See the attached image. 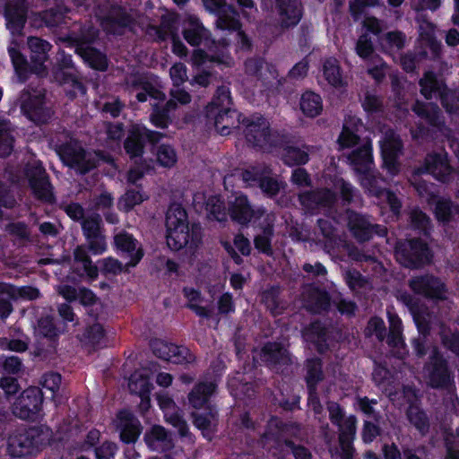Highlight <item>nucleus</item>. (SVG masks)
<instances>
[{"mask_svg":"<svg viewBox=\"0 0 459 459\" xmlns=\"http://www.w3.org/2000/svg\"><path fill=\"white\" fill-rule=\"evenodd\" d=\"M207 31L199 22L198 19L190 16L187 18L184 28L185 39L193 46L201 44L204 40L208 47V53L201 49H196L192 56V65L196 70L207 65L209 63H214L219 65L230 66L233 65V59L225 51L224 42H209L207 39Z\"/></svg>","mask_w":459,"mask_h":459,"instance_id":"nucleus-1","label":"nucleus"},{"mask_svg":"<svg viewBox=\"0 0 459 459\" xmlns=\"http://www.w3.org/2000/svg\"><path fill=\"white\" fill-rule=\"evenodd\" d=\"M166 238L169 248L180 250L197 241V233L190 227L187 213L178 204L169 206L166 216Z\"/></svg>","mask_w":459,"mask_h":459,"instance_id":"nucleus-2","label":"nucleus"},{"mask_svg":"<svg viewBox=\"0 0 459 459\" xmlns=\"http://www.w3.org/2000/svg\"><path fill=\"white\" fill-rule=\"evenodd\" d=\"M349 159L351 160V164L354 166V169L357 171L364 174V176L360 178V182L363 187L366 188L369 193L379 196L381 200L385 201L389 204L394 214H396L400 209L399 200L389 191L379 190L377 188V185L380 179L369 174V169L372 163L370 145L365 143L359 146L356 151L352 152Z\"/></svg>","mask_w":459,"mask_h":459,"instance_id":"nucleus-3","label":"nucleus"},{"mask_svg":"<svg viewBox=\"0 0 459 459\" xmlns=\"http://www.w3.org/2000/svg\"><path fill=\"white\" fill-rule=\"evenodd\" d=\"M206 115L213 121L215 129L221 135L230 133L238 121V115L230 108V98L227 90L223 89L220 94L206 108Z\"/></svg>","mask_w":459,"mask_h":459,"instance_id":"nucleus-4","label":"nucleus"},{"mask_svg":"<svg viewBox=\"0 0 459 459\" xmlns=\"http://www.w3.org/2000/svg\"><path fill=\"white\" fill-rule=\"evenodd\" d=\"M204 7L211 13L218 14L216 22L217 28L221 31H228L229 34L234 36L235 39L242 48H247L248 39L240 30V24L235 19V12L229 6L225 5L224 0H203Z\"/></svg>","mask_w":459,"mask_h":459,"instance_id":"nucleus-5","label":"nucleus"},{"mask_svg":"<svg viewBox=\"0 0 459 459\" xmlns=\"http://www.w3.org/2000/svg\"><path fill=\"white\" fill-rule=\"evenodd\" d=\"M56 148L64 163L81 173L87 172L96 166L97 154L86 153L76 141L56 145Z\"/></svg>","mask_w":459,"mask_h":459,"instance_id":"nucleus-6","label":"nucleus"},{"mask_svg":"<svg viewBox=\"0 0 459 459\" xmlns=\"http://www.w3.org/2000/svg\"><path fill=\"white\" fill-rule=\"evenodd\" d=\"M328 410L331 420L339 426V442L342 458L350 459L352 452V441L356 433V419L353 416L342 419V411L336 403H330Z\"/></svg>","mask_w":459,"mask_h":459,"instance_id":"nucleus-7","label":"nucleus"},{"mask_svg":"<svg viewBox=\"0 0 459 459\" xmlns=\"http://www.w3.org/2000/svg\"><path fill=\"white\" fill-rule=\"evenodd\" d=\"M43 394L38 387H30L25 390L14 405L13 412L16 416L25 420H35L41 411Z\"/></svg>","mask_w":459,"mask_h":459,"instance_id":"nucleus-8","label":"nucleus"},{"mask_svg":"<svg viewBox=\"0 0 459 459\" xmlns=\"http://www.w3.org/2000/svg\"><path fill=\"white\" fill-rule=\"evenodd\" d=\"M247 140L262 149L269 148L274 136L269 130V123L263 117H256L247 122L244 129Z\"/></svg>","mask_w":459,"mask_h":459,"instance_id":"nucleus-9","label":"nucleus"},{"mask_svg":"<svg viewBox=\"0 0 459 459\" xmlns=\"http://www.w3.org/2000/svg\"><path fill=\"white\" fill-rule=\"evenodd\" d=\"M242 179L247 186L258 185L262 191L268 195H276L281 188V183L269 176L267 169L253 168L247 169L242 173Z\"/></svg>","mask_w":459,"mask_h":459,"instance_id":"nucleus-10","label":"nucleus"},{"mask_svg":"<svg viewBox=\"0 0 459 459\" xmlns=\"http://www.w3.org/2000/svg\"><path fill=\"white\" fill-rule=\"evenodd\" d=\"M44 95L41 91H35L33 94L24 92L21 96L22 109L30 119L38 123H43L49 117V111L43 108Z\"/></svg>","mask_w":459,"mask_h":459,"instance_id":"nucleus-11","label":"nucleus"},{"mask_svg":"<svg viewBox=\"0 0 459 459\" xmlns=\"http://www.w3.org/2000/svg\"><path fill=\"white\" fill-rule=\"evenodd\" d=\"M401 146L400 140L392 131L387 132L380 141L384 166L393 175L398 171L396 159L401 152Z\"/></svg>","mask_w":459,"mask_h":459,"instance_id":"nucleus-12","label":"nucleus"},{"mask_svg":"<svg viewBox=\"0 0 459 459\" xmlns=\"http://www.w3.org/2000/svg\"><path fill=\"white\" fill-rule=\"evenodd\" d=\"M26 175L35 195L47 201L51 200V187L41 164L35 161L31 167L27 169Z\"/></svg>","mask_w":459,"mask_h":459,"instance_id":"nucleus-13","label":"nucleus"},{"mask_svg":"<svg viewBox=\"0 0 459 459\" xmlns=\"http://www.w3.org/2000/svg\"><path fill=\"white\" fill-rule=\"evenodd\" d=\"M431 359V365L426 366L423 370L425 380L432 387L446 385L450 382V376L435 350L432 351Z\"/></svg>","mask_w":459,"mask_h":459,"instance_id":"nucleus-14","label":"nucleus"},{"mask_svg":"<svg viewBox=\"0 0 459 459\" xmlns=\"http://www.w3.org/2000/svg\"><path fill=\"white\" fill-rule=\"evenodd\" d=\"M129 390L138 394L142 401L140 408L143 411L150 408V394L152 385L149 380V376L145 369L135 371L130 377L128 383Z\"/></svg>","mask_w":459,"mask_h":459,"instance_id":"nucleus-15","label":"nucleus"},{"mask_svg":"<svg viewBox=\"0 0 459 459\" xmlns=\"http://www.w3.org/2000/svg\"><path fill=\"white\" fill-rule=\"evenodd\" d=\"M411 288L419 294L425 297L443 299L446 298L444 285L436 278L431 276L419 277L411 281Z\"/></svg>","mask_w":459,"mask_h":459,"instance_id":"nucleus-16","label":"nucleus"},{"mask_svg":"<svg viewBox=\"0 0 459 459\" xmlns=\"http://www.w3.org/2000/svg\"><path fill=\"white\" fill-rule=\"evenodd\" d=\"M100 219L99 216L85 219L82 221V230L86 236L91 250L93 254H101L106 250L107 245L100 232Z\"/></svg>","mask_w":459,"mask_h":459,"instance_id":"nucleus-17","label":"nucleus"},{"mask_svg":"<svg viewBox=\"0 0 459 459\" xmlns=\"http://www.w3.org/2000/svg\"><path fill=\"white\" fill-rule=\"evenodd\" d=\"M421 93L426 99H431L433 95H438L444 106L448 111H452L449 107L448 100L454 98V92L447 91L445 87L437 82L435 76L431 73H426L420 80Z\"/></svg>","mask_w":459,"mask_h":459,"instance_id":"nucleus-18","label":"nucleus"},{"mask_svg":"<svg viewBox=\"0 0 459 459\" xmlns=\"http://www.w3.org/2000/svg\"><path fill=\"white\" fill-rule=\"evenodd\" d=\"M28 46L31 52L32 70L38 75H44L45 66L43 64L48 58V52L50 50L49 43L41 39L31 37L28 39Z\"/></svg>","mask_w":459,"mask_h":459,"instance_id":"nucleus-19","label":"nucleus"},{"mask_svg":"<svg viewBox=\"0 0 459 459\" xmlns=\"http://www.w3.org/2000/svg\"><path fill=\"white\" fill-rule=\"evenodd\" d=\"M410 247L409 257L406 258L403 251L397 250V259L403 264L405 266H418L429 261L430 254L427 246L421 241H409Z\"/></svg>","mask_w":459,"mask_h":459,"instance_id":"nucleus-20","label":"nucleus"},{"mask_svg":"<svg viewBox=\"0 0 459 459\" xmlns=\"http://www.w3.org/2000/svg\"><path fill=\"white\" fill-rule=\"evenodd\" d=\"M156 134L141 125H134L126 141L125 148L130 155L138 156L143 152V139L154 141Z\"/></svg>","mask_w":459,"mask_h":459,"instance_id":"nucleus-21","label":"nucleus"},{"mask_svg":"<svg viewBox=\"0 0 459 459\" xmlns=\"http://www.w3.org/2000/svg\"><path fill=\"white\" fill-rule=\"evenodd\" d=\"M37 444L32 433H22L9 439L8 450L14 457L28 456L34 453Z\"/></svg>","mask_w":459,"mask_h":459,"instance_id":"nucleus-22","label":"nucleus"},{"mask_svg":"<svg viewBox=\"0 0 459 459\" xmlns=\"http://www.w3.org/2000/svg\"><path fill=\"white\" fill-rule=\"evenodd\" d=\"M157 400L160 408L164 412L166 420L177 428L181 436H186L187 432L186 423L178 414L173 400L167 394H162L157 395Z\"/></svg>","mask_w":459,"mask_h":459,"instance_id":"nucleus-23","label":"nucleus"},{"mask_svg":"<svg viewBox=\"0 0 459 459\" xmlns=\"http://www.w3.org/2000/svg\"><path fill=\"white\" fill-rule=\"evenodd\" d=\"M154 353L162 359L172 361L174 363H182L188 361L186 358L187 350L168 343L162 341H157L152 344Z\"/></svg>","mask_w":459,"mask_h":459,"instance_id":"nucleus-24","label":"nucleus"},{"mask_svg":"<svg viewBox=\"0 0 459 459\" xmlns=\"http://www.w3.org/2000/svg\"><path fill=\"white\" fill-rule=\"evenodd\" d=\"M120 437L124 442H134L141 433L140 422L128 411H121L117 416Z\"/></svg>","mask_w":459,"mask_h":459,"instance_id":"nucleus-25","label":"nucleus"},{"mask_svg":"<svg viewBox=\"0 0 459 459\" xmlns=\"http://www.w3.org/2000/svg\"><path fill=\"white\" fill-rule=\"evenodd\" d=\"M115 245L119 251L127 254L130 259L128 264L131 266L136 265L143 257V251L137 247V241L127 233L116 235Z\"/></svg>","mask_w":459,"mask_h":459,"instance_id":"nucleus-26","label":"nucleus"},{"mask_svg":"<svg viewBox=\"0 0 459 459\" xmlns=\"http://www.w3.org/2000/svg\"><path fill=\"white\" fill-rule=\"evenodd\" d=\"M362 127L360 120L357 117H349L345 120L342 131L338 138L341 149L354 147L359 143V132Z\"/></svg>","mask_w":459,"mask_h":459,"instance_id":"nucleus-27","label":"nucleus"},{"mask_svg":"<svg viewBox=\"0 0 459 459\" xmlns=\"http://www.w3.org/2000/svg\"><path fill=\"white\" fill-rule=\"evenodd\" d=\"M230 212L232 220L240 224L250 221L253 218H255L256 215L261 213L260 211L255 212L252 210L247 197L244 195H238L235 198L234 202L230 204Z\"/></svg>","mask_w":459,"mask_h":459,"instance_id":"nucleus-28","label":"nucleus"},{"mask_svg":"<svg viewBox=\"0 0 459 459\" xmlns=\"http://www.w3.org/2000/svg\"><path fill=\"white\" fill-rule=\"evenodd\" d=\"M5 17L8 28L13 30H20L25 22L24 0H9L6 5Z\"/></svg>","mask_w":459,"mask_h":459,"instance_id":"nucleus-29","label":"nucleus"},{"mask_svg":"<svg viewBox=\"0 0 459 459\" xmlns=\"http://www.w3.org/2000/svg\"><path fill=\"white\" fill-rule=\"evenodd\" d=\"M279 14L282 25L286 27L296 25L301 17L299 0H281L279 5Z\"/></svg>","mask_w":459,"mask_h":459,"instance_id":"nucleus-30","label":"nucleus"},{"mask_svg":"<svg viewBox=\"0 0 459 459\" xmlns=\"http://www.w3.org/2000/svg\"><path fill=\"white\" fill-rule=\"evenodd\" d=\"M426 171L440 180H445L450 174L446 155H429L426 160Z\"/></svg>","mask_w":459,"mask_h":459,"instance_id":"nucleus-31","label":"nucleus"},{"mask_svg":"<svg viewBox=\"0 0 459 459\" xmlns=\"http://www.w3.org/2000/svg\"><path fill=\"white\" fill-rule=\"evenodd\" d=\"M323 76L325 81L333 88L342 89L347 85V82L342 77L336 59L331 58L325 62L323 67Z\"/></svg>","mask_w":459,"mask_h":459,"instance_id":"nucleus-32","label":"nucleus"},{"mask_svg":"<svg viewBox=\"0 0 459 459\" xmlns=\"http://www.w3.org/2000/svg\"><path fill=\"white\" fill-rule=\"evenodd\" d=\"M215 387L213 383H200L189 394V403L195 409L204 407L208 403L209 397L215 392Z\"/></svg>","mask_w":459,"mask_h":459,"instance_id":"nucleus-33","label":"nucleus"},{"mask_svg":"<svg viewBox=\"0 0 459 459\" xmlns=\"http://www.w3.org/2000/svg\"><path fill=\"white\" fill-rule=\"evenodd\" d=\"M0 294H7L12 299L32 300L39 297V291L33 287H15L7 283H0Z\"/></svg>","mask_w":459,"mask_h":459,"instance_id":"nucleus-34","label":"nucleus"},{"mask_svg":"<svg viewBox=\"0 0 459 459\" xmlns=\"http://www.w3.org/2000/svg\"><path fill=\"white\" fill-rule=\"evenodd\" d=\"M389 328L390 333L388 337V343L390 346L397 349V355L403 356L404 354L403 341L401 334V320L395 315L388 311Z\"/></svg>","mask_w":459,"mask_h":459,"instance_id":"nucleus-35","label":"nucleus"},{"mask_svg":"<svg viewBox=\"0 0 459 459\" xmlns=\"http://www.w3.org/2000/svg\"><path fill=\"white\" fill-rule=\"evenodd\" d=\"M146 443L152 450H165L171 446L170 439L164 428L154 426L145 437Z\"/></svg>","mask_w":459,"mask_h":459,"instance_id":"nucleus-36","label":"nucleus"},{"mask_svg":"<svg viewBox=\"0 0 459 459\" xmlns=\"http://www.w3.org/2000/svg\"><path fill=\"white\" fill-rule=\"evenodd\" d=\"M300 108L306 116L316 117L323 108L320 96L312 91L305 92L300 99Z\"/></svg>","mask_w":459,"mask_h":459,"instance_id":"nucleus-37","label":"nucleus"},{"mask_svg":"<svg viewBox=\"0 0 459 459\" xmlns=\"http://www.w3.org/2000/svg\"><path fill=\"white\" fill-rule=\"evenodd\" d=\"M349 226L353 234L360 240L368 238L373 230V225L365 217L359 214L350 216Z\"/></svg>","mask_w":459,"mask_h":459,"instance_id":"nucleus-38","label":"nucleus"},{"mask_svg":"<svg viewBox=\"0 0 459 459\" xmlns=\"http://www.w3.org/2000/svg\"><path fill=\"white\" fill-rule=\"evenodd\" d=\"M194 417L195 426L202 430L205 437L210 439L216 426V412L209 408V412L205 415L195 414Z\"/></svg>","mask_w":459,"mask_h":459,"instance_id":"nucleus-39","label":"nucleus"},{"mask_svg":"<svg viewBox=\"0 0 459 459\" xmlns=\"http://www.w3.org/2000/svg\"><path fill=\"white\" fill-rule=\"evenodd\" d=\"M79 53L84 61L92 68L97 70L106 69L108 65L107 58L100 52L91 48H81Z\"/></svg>","mask_w":459,"mask_h":459,"instance_id":"nucleus-40","label":"nucleus"},{"mask_svg":"<svg viewBox=\"0 0 459 459\" xmlns=\"http://www.w3.org/2000/svg\"><path fill=\"white\" fill-rule=\"evenodd\" d=\"M262 356L265 361L278 363L287 359L288 352L285 348L278 343H269L263 348Z\"/></svg>","mask_w":459,"mask_h":459,"instance_id":"nucleus-41","label":"nucleus"},{"mask_svg":"<svg viewBox=\"0 0 459 459\" xmlns=\"http://www.w3.org/2000/svg\"><path fill=\"white\" fill-rule=\"evenodd\" d=\"M134 89L135 91H138L136 93V98L140 102L147 100V95H149L152 99H154L156 100H163L165 97V94L159 88L152 85L150 82H140L138 83L134 84Z\"/></svg>","mask_w":459,"mask_h":459,"instance_id":"nucleus-42","label":"nucleus"},{"mask_svg":"<svg viewBox=\"0 0 459 459\" xmlns=\"http://www.w3.org/2000/svg\"><path fill=\"white\" fill-rule=\"evenodd\" d=\"M246 70L249 74L259 73V75L263 80L269 81L270 83L273 84L272 81H277V72L271 69L266 64H259L255 60H249L246 63Z\"/></svg>","mask_w":459,"mask_h":459,"instance_id":"nucleus-43","label":"nucleus"},{"mask_svg":"<svg viewBox=\"0 0 459 459\" xmlns=\"http://www.w3.org/2000/svg\"><path fill=\"white\" fill-rule=\"evenodd\" d=\"M329 303V298L325 292L320 291L316 289H309L308 299L306 301L305 306L313 312H319L325 309Z\"/></svg>","mask_w":459,"mask_h":459,"instance_id":"nucleus-44","label":"nucleus"},{"mask_svg":"<svg viewBox=\"0 0 459 459\" xmlns=\"http://www.w3.org/2000/svg\"><path fill=\"white\" fill-rule=\"evenodd\" d=\"M156 160L160 166L171 168L177 163L178 155L173 147L161 144L156 151Z\"/></svg>","mask_w":459,"mask_h":459,"instance_id":"nucleus-45","label":"nucleus"},{"mask_svg":"<svg viewBox=\"0 0 459 459\" xmlns=\"http://www.w3.org/2000/svg\"><path fill=\"white\" fill-rule=\"evenodd\" d=\"M283 160L290 166L304 164L308 160V154L304 150L289 147L285 150Z\"/></svg>","mask_w":459,"mask_h":459,"instance_id":"nucleus-46","label":"nucleus"},{"mask_svg":"<svg viewBox=\"0 0 459 459\" xmlns=\"http://www.w3.org/2000/svg\"><path fill=\"white\" fill-rule=\"evenodd\" d=\"M103 337L104 330L102 325L99 323H94L92 325L86 328L81 340L85 344L95 345L100 343Z\"/></svg>","mask_w":459,"mask_h":459,"instance_id":"nucleus-47","label":"nucleus"},{"mask_svg":"<svg viewBox=\"0 0 459 459\" xmlns=\"http://www.w3.org/2000/svg\"><path fill=\"white\" fill-rule=\"evenodd\" d=\"M334 199V195L330 191L318 192L316 194L301 195L300 200L304 205H309L308 202L311 200L320 205H328Z\"/></svg>","mask_w":459,"mask_h":459,"instance_id":"nucleus-48","label":"nucleus"},{"mask_svg":"<svg viewBox=\"0 0 459 459\" xmlns=\"http://www.w3.org/2000/svg\"><path fill=\"white\" fill-rule=\"evenodd\" d=\"M405 37L401 32H389L385 35L382 41L384 48L392 51L394 49H400L404 46Z\"/></svg>","mask_w":459,"mask_h":459,"instance_id":"nucleus-49","label":"nucleus"},{"mask_svg":"<svg viewBox=\"0 0 459 459\" xmlns=\"http://www.w3.org/2000/svg\"><path fill=\"white\" fill-rule=\"evenodd\" d=\"M144 196L140 192L128 191L119 200L118 205L121 210L129 211L134 205L141 204Z\"/></svg>","mask_w":459,"mask_h":459,"instance_id":"nucleus-50","label":"nucleus"},{"mask_svg":"<svg viewBox=\"0 0 459 459\" xmlns=\"http://www.w3.org/2000/svg\"><path fill=\"white\" fill-rule=\"evenodd\" d=\"M74 257L76 261L82 264L84 272L89 277L95 278L97 276V268L91 264L83 247H80L75 249Z\"/></svg>","mask_w":459,"mask_h":459,"instance_id":"nucleus-51","label":"nucleus"},{"mask_svg":"<svg viewBox=\"0 0 459 459\" xmlns=\"http://www.w3.org/2000/svg\"><path fill=\"white\" fill-rule=\"evenodd\" d=\"M307 383L309 389H312L321 379V365L317 359L309 360L307 365Z\"/></svg>","mask_w":459,"mask_h":459,"instance_id":"nucleus-52","label":"nucleus"},{"mask_svg":"<svg viewBox=\"0 0 459 459\" xmlns=\"http://www.w3.org/2000/svg\"><path fill=\"white\" fill-rule=\"evenodd\" d=\"M41 385L51 392L52 398L55 399L61 385V376L57 373H48L43 376Z\"/></svg>","mask_w":459,"mask_h":459,"instance_id":"nucleus-53","label":"nucleus"},{"mask_svg":"<svg viewBox=\"0 0 459 459\" xmlns=\"http://www.w3.org/2000/svg\"><path fill=\"white\" fill-rule=\"evenodd\" d=\"M13 139L8 132L7 125L0 121V156H6L12 151Z\"/></svg>","mask_w":459,"mask_h":459,"instance_id":"nucleus-54","label":"nucleus"},{"mask_svg":"<svg viewBox=\"0 0 459 459\" xmlns=\"http://www.w3.org/2000/svg\"><path fill=\"white\" fill-rule=\"evenodd\" d=\"M9 53L17 74L21 79H25L27 74V63L25 58L13 48L9 49Z\"/></svg>","mask_w":459,"mask_h":459,"instance_id":"nucleus-55","label":"nucleus"},{"mask_svg":"<svg viewBox=\"0 0 459 459\" xmlns=\"http://www.w3.org/2000/svg\"><path fill=\"white\" fill-rule=\"evenodd\" d=\"M206 211L217 221H223L225 213L219 197H211L206 204Z\"/></svg>","mask_w":459,"mask_h":459,"instance_id":"nucleus-56","label":"nucleus"},{"mask_svg":"<svg viewBox=\"0 0 459 459\" xmlns=\"http://www.w3.org/2000/svg\"><path fill=\"white\" fill-rule=\"evenodd\" d=\"M170 78L175 86H179L187 80L186 67L183 64H175L169 70Z\"/></svg>","mask_w":459,"mask_h":459,"instance_id":"nucleus-57","label":"nucleus"},{"mask_svg":"<svg viewBox=\"0 0 459 459\" xmlns=\"http://www.w3.org/2000/svg\"><path fill=\"white\" fill-rule=\"evenodd\" d=\"M456 211L455 207H452L448 201L441 200L437 203L435 212L439 221H448L452 213Z\"/></svg>","mask_w":459,"mask_h":459,"instance_id":"nucleus-58","label":"nucleus"},{"mask_svg":"<svg viewBox=\"0 0 459 459\" xmlns=\"http://www.w3.org/2000/svg\"><path fill=\"white\" fill-rule=\"evenodd\" d=\"M55 79L60 82H64L65 84L71 83V86L73 87V95H76L77 93L84 94L85 90L84 87L77 81L73 79L70 76H67L66 73L62 72H56L55 74Z\"/></svg>","mask_w":459,"mask_h":459,"instance_id":"nucleus-59","label":"nucleus"},{"mask_svg":"<svg viewBox=\"0 0 459 459\" xmlns=\"http://www.w3.org/2000/svg\"><path fill=\"white\" fill-rule=\"evenodd\" d=\"M408 417L415 427L420 430L423 431L427 426V420L425 414L419 411L417 408L411 407L408 412Z\"/></svg>","mask_w":459,"mask_h":459,"instance_id":"nucleus-60","label":"nucleus"},{"mask_svg":"<svg viewBox=\"0 0 459 459\" xmlns=\"http://www.w3.org/2000/svg\"><path fill=\"white\" fill-rule=\"evenodd\" d=\"M372 51V43L368 39V36L366 34L360 36L356 47L357 54L362 58H367L371 55Z\"/></svg>","mask_w":459,"mask_h":459,"instance_id":"nucleus-61","label":"nucleus"},{"mask_svg":"<svg viewBox=\"0 0 459 459\" xmlns=\"http://www.w3.org/2000/svg\"><path fill=\"white\" fill-rule=\"evenodd\" d=\"M116 451V445L107 442L96 450V456L98 459H110V457L114 456Z\"/></svg>","mask_w":459,"mask_h":459,"instance_id":"nucleus-62","label":"nucleus"},{"mask_svg":"<svg viewBox=\"0 0 459 459\" xmlns=\"http://www.w3.org/2000/svg\"><path fill=\"white\" fill-rule=\"evenodd\" d=\"M368 329L373 332L379 340L384 338L385 326L381 318H372L368 323Z\"/></svg>","mask_w":459,"mask_h":459,"instance_id":"nucleus-63","label":"nucleus"},{"mask_svg":"<svg viewBox=\"0 0 459 459\" xmlns=\"http://www.w3.org/2000/svg\"><path fill=\"white\" fill-rule=\"evenodd\" d=\"M286 451L290 452L295 459H310L311 454L308 450L300 446H293L291 444H286Z\"/></svg>","mask_w":459,"mask_h":459,"instance_id":"nucleus-64","label":"nucleus"}]
</instances>
